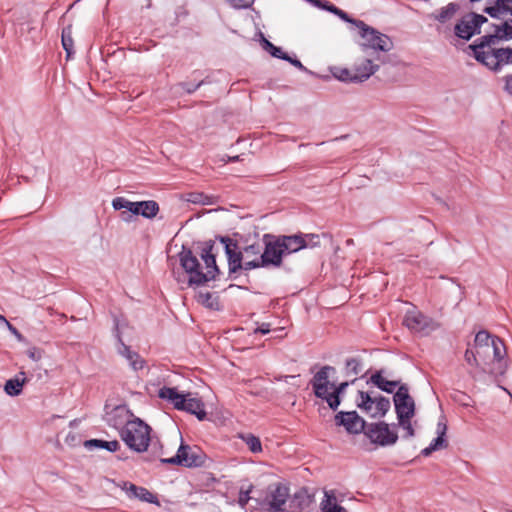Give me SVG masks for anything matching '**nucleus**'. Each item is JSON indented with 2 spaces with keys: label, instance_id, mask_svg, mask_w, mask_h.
I'll return each instance as SVG.
<instances>
[{
  "label": "nucleus",
  "instance_id": "f257e3e1",
  "mask_svg": "<svg viewBox=\"0 0 512 512\" xmlns=\"http://www.w3.org/2000/svg\"><path fill=\"white\" fill-rule=\"evenodd\" d=\"M193 247L194 250L182 245L177 254L181 268L189 275L188 286L198 287L218 279L222 272L216 263L215 240L194 242Z\"/></svg>",
  "mask_w": 512,
  "mask_h": 512
},
{
  "label": "nucleus",
  "instance_id": "f03ea898",
  "mask_svg": "<svg viewBox=\"0 0 512 512\" xmlns=\"http://www.w3.org/2000/svg\"><path fill=\"white\" fill-rule=\"evenodd\" d=\"M158 396L167 400L177 410L193 414L200 421L206 419L207 413L203 401L200 398H191V393L182 394L175 387L164 386L159 389Z\"/></svg>",
  "mask_w": 512,
  "mask_h": 512
},
{
  "label": "nucleus",
  "instance_id": "7ed1b4c3",
  "mask_svg": "<svg viewBox=\"0 0 512 512\" xmlns=\"http://www.w3.org/2000/svg\"><path fill=\"white\" fill-rule=\"evenodd\" d=\"M151 427L140 418L127 421L120 430V437L135 452H144L149 446Z\"/></svg>",
  "mask_w": 512,
  "mask_h": 512
},
{
  "label": "nucleus",
  "instance_id": "20e7f679",
  "mask_svg": "<svg viewBox=\"0 0 512 512\" xmlns=\"http://www.w3.org/2000/svg\"><path fill=\"white\" fill-rule=\"evenodd\" d=\"M208 457L206 453L198 446H190L181 442L175 456L170 458H161L162 464L183 466L187 468L203 467Z\"/></svg>",
  "mask_w": 512,
  "mask_h": 512
},
{
  "label": "nucleus",
  "instance_id": "39448f33",
  "mask_svg": "<svg viewBox=\"0 0 512 512\" xmlns=\"http://www.w3.org/2000/svg\"><path fill=\"white\" fill-rule=\"evenodd\" d=\"M358 23L361 25L359 28L360 36L365 40V42L361 43L363 51L373 49L375 51L388 52L393 48V42L388 35L379 32L365 22Z\"/></svg>",
  "mask_w": 512,
  "mask_h": 512
},
{
  "label": "nucleus",
  "instance_id": "423d86ee",
  "mask_svg": "<svg viewBox=\"0 0 512 512\" xmlns=\"http://www.w3.org/2000/svg\"><path fill=\"white\" fill-rule=\"evenodd\" d=\"M490 350L493 352V358L490 361L487 360V364L482 367V372L494 377L503 376L508 368V363L505 359L507 351L504 341L498 336L493 337Z\"/></svg>",
  "mask_w": 512,
  "mask_h": 512
},
{
  "label": "nucleus",
  "instance_id": "0eeeda50",
  "mask_svg": "<svg viewBox=\"0 0 512 512\" xmlns=\"http://www.w3.org/2000/svg\"><path fill=\"white\" fill-rule=\"evenodd\" d=\"M263 250L261 264L267 267H280L283 263V257L286 256L279 237L273 234L263 235Z\"/></svg>",
  "mask_w": 512,
  "mask_h": 512
},
{
  "label": "nucleus",
  "instance_id": "6e6552de",
  "mask_svg": "<svg viewBox=\"0 0 512 512\" xmlns=\"http://www.w3.org/2000/svg\"><path fill=\"white\" fill-rule=\"evenodd\" d=\"M364 435L371 443L382 447L394 445L398 440V434L384 421L369 423Z\"/></svg>",
  "mask_w": 512,
  "mask_h": 512
},
{
  "label": "nucleus",
  "instance_id": "1a4fd4ad",
  "mask_svg": "<svg viewBox=\"0 0 512 512\" xmlns=\"http://www.w3.org/2000/svg\"><path fill=\"white\" fill-rule=\"evenodd\" d=\"M393 402L398 421L403 419H412L415 415V401L409 394L407 384H401L394 393Z\"/></svg>",
  "mask_w": 512,
  "mask_h": 512
},
{
  "label": "nucleus",
  "instance_id": "9d476101",
  "mask_svg": "<svg viewBox=\"0 0 512 512\" xmlns=\"http://www.w3.org/2000/svg\"><path fill=\"white\" fill-rule=\"evenodd\" d=\"M403 325L413 332L425 335L440 327L437 321L420 311H408L404 316Z\"/></svg>",
  "mask_w": 512,
  "mask_h": 512
},
{
  "label": "nucleus",
  "instance_id": "9b49d317",
  "mask_svg": "<svg viewBox=\"0 0 512 512\" xmlns=\"http://www.w3.org/2000/svg\"><path fill=\"white\" fill-rule=\"evenodd\" d=\"M335 425L342 426L349 434H365L367 423L356 411H340L334 417Z\"/></svg>",
  "mask_w": 512,
  "mask_h": 512
},
{
  "label": "nucleus",
  "instance_id": "f8f14e48",
  "mask_svg": "<svg viewBox=\"0 0 512 512\" xmlns=\"http://www.w3.org/2000/svg\"><path fill=\"white\" fill-rule=\"evenodd\" d=\"M334 371V367L325 365L317 373H315L310 380L313 393L317 398L321 400L325 399L327 393L329 392L328 389L331 388L332 384V382L329 380V373Z\"/></svg>",
  "mask_w": 512,
  "mask_h": 512
},
{
  "label": "nucleus",
  "instance_id": "ddd939ff",
  "mask_svg": "<svg viewBox=\"0 0 512 512\" xmlns=\"http://www.w3.org/2000/svg\"><path fill=\"white\" fill-rule=\"evenodd\" d=\"M269 510L273 512L284 511V504L289 497V488L281 483H277L269 486Z\"/></svg>",
  "mask_w": 512,
  "mask_h": 512
},
{
  "label": "nucleus",
  "instance_id": "4468645a",
  "mask_svg": "<svg viewBox=\"0 0 512 512\" xmlns=\"http://www.w3.org/2000/svg\"><path fill=\"white\" fill-rule=\"evenodd\" d=\"M117 334V339L120 343V347L118 348V353L123 356L128 362L131 368L134 371H138L144 368L145 360L139 355L138 352L131 350L130 346L126 345L121 338L120 332H119V324L118 320L115 319V326H114Z\"/></svg>",
  "mask_w": 512,
  "mask_h": 512
},
{
  "label": "nucleus",
  "instance_id": "2eb2a0df",
  "mask_svg": "<svg viewBox=\"0 0 512 512\" xmlns=\"http://www.w3.org/2000/svg\"><path fill=\"white\" fill-rule=\"evenodd\" d=\"M238 260L233 264H228L229 278L236 279L237 275L241 271H249L257 268H265L264 264H261V258L256 259H244L242 253H237Z\"/></svg>",
  "mask_w": 512,
  "mask_h": 512
},
{
  "label": "nucleus",
  "instance_id": "dca6fc26",
  "mask_svg": "<svg viewBox=\"0 0 512 512\" xmlns=\"http://www.w3.org/2000/svg\"><path fill=\"white\" fill-rule=\"evenodd\" d=\"M491 26L494 28V33L476 39L473 44L469 45V48L484 49L500 41H509L507 36L502 32L503 30L500 24H491Z\"/></svg>",
  "mask_w": 512,
  "mask_h": 512
},
{
  "label": "nucleus",
  "instance_id": "f3484780",
  "mask_svg": "<svg viewBox=\"0 0 512 512\" xmlns=\"http://www.w3.org/2000/svg\"><path fill=\"white\" fill-rule=\"evenodd\" d=\"M283 247L285 255L296 253L301 249L307 248V242L302 233L295 235H277Z\"/></svg>",
  "mask_w": 512,
  "mask_h": 512
},
{
  "label": "nucleus",
  "instance_id": "a211bd4d",
  "mask_svg": "<svg viewBox=\"0 0 512 512\" xmlns=\"http://www.w3.org/2000/svg\"><path fill=\"white\" fill-rule=\"evenodd\" d=\"M483 12L491 18L501 19L504 15L512 13V0H488Z\"/></svg>",
  "mask_w": 512,
  "mask_h": 512
},
{
  "label": "nucleus",
  "instance_id": "6ab92c4d",
  "mask_svg": "<svg viewBox=\"0 0 512 512\" xmlns=\"http://www.w3.org/2000/svg\"><path fill=\"white\" fill-rule=\"evenodd\" d=\"M493 337L494 336L486 330L479 331L475 336L474 347L484 365L487 364V358L490 355V345Z\"/></svg>",
  "mask_w": 512,
  "mask_h": 512
},
{
  "label": "nucleus",
  "instance_id": "aec40b11",
  "mask_svg": "<svg viewBox=\"0 0 512 512\" xmlns=\"http://www.w3.org/2000/svg\"><path fill=\"white\" fill-rule=\"evenodd\" d=\"M357 379L354 378L351 382L345 381L339 384L332 383L331 388L332 392H328L324 401L327 402L329 408L333 411H336L341 404L342 395L345 393L347 387L350 384H353Z\"/></svg>",
  "mask_w": 512,
  "mask_h": 512
},
{
  "label": "nucleus",
  "instance_id": "412c9836",
  "mask_svg": "<svg viewBox=\"0 0 512 512\" xmlns=\"http://www.w3.org/2000/svg\"><path fill=\"white\" fill-rule=\"evenodd\" d=\"M122 489L127 491L130 498H138L141 501L159 505L157 496L144 487L136 486L130 482H123Z\"/></svg>",
  "mask_w": 512,
  "mask_h": 512
},
{
  "label": "nucleus",
  "instance_id": "4be33fe9",
  "mask_svg": "<svg viewBox=\"0 0 512 512\" xmlns=\"http://www.w3.org/2000/svg\"><path fill=\"white\" fill-rule=\"evenodd\" d=\"M313 499L306 488H301L289 500V509L291 512H302L310 506Z\"/></svg>",
  "mask_w": 512,
  "mask_h": 512
},
{
  "label": "nucleus",
  "instance_id": "5701e85b",
  "mask_svg": "<svg viewBox=\"0 0 512 512\" xmlns=\"http://www.w3.org/2000/svg\"><path fill=\"white\" fill-rule=\"evenodd\" d=\"M460 4L457 2H449L447 5L439 8L430 15V18L440 24H445L452 20L460 10Z\"/></svg>",
  "mask_w": 512,
  "mask_h": 512
},
{
  "label": "nucleus",
  "instance_id": "b1692460",
  "mask_svg": "<svg viewBox=\"0 0 512 512\" xmlns=\"http://www.w3.org/2000/svg\"><path fill=\"white\" fill-rule=\"evenodd\" d=\"M383 370H378L367 380V384H373L378 389L386 393H393L396 387L399 388L400 381L387 380L383 377Z\"/></svg>",
  "mask_w": 512,
  "mask_h": 512
},
{
  "label": "nucleus",
  "instance_id": "393cba45",
  "mask_svg": "<svg viewBox=\"0 0 512 512\" xmlns=\"http://www.w3.org/2000/svg\"><path fill=\"white\" fill-rule=\"evenodd\" d=\"M28 381L25 372H19L14 378L8 379L4 385L7 395L15 397L22 393L24 384Z\"/></svg>",
  "mask_w": 512,
  "mask_h": 512
},
{
  "label": "nucleus",
  "instance_id": "a878e982",
  "mask_svg": "<svg viewBox=\"0 0 512 512\" xmlns=\"http://www.w3.org/2000/svg\"><path fill=\"white\" fill-rule=\"evenodd\" d=\"M491 65L492 71H500L503 65L512 64V48H498L494 49V56L492 57Z\"/></svg>",
  "mask_w": 512,
  "mask_h": 512
},
{
  "label": "nucleus",
  "instance_id": "bb28decb",
  "mask_svg": "<svg viewBox=\"0 0 512 512\" xmlns=\"http://www.w3.org/2000/svg\"><path fill=\"white\" fill-rule=\"evenodd\" d=\"M379 65L374 64L371 59H365L363 63L357 66L353 72L355 73L354 79L357 83L366 81L371 75L378 71Z\"/></svg>",
  "mask_w": 512,
  "mask_h": 512
},
{
  "label": "nucleus",
  "instance_id": "cd10ccee",
  "mask_svg": "<svg viewBox=\"0 0 512 512\" xmlns=\"http://www.w3.org/2000/svg\"><path fill=\"white\" fill-rule=\"evenodd\" d=\"M136 216L141 215L147 219H153L159 213V204L154 200L138 201Z\"/></svg>",
  "mask_w": 512,
  "mask_h": 512
},
{
  "label": "nucleus",
  "instance_id": "c85d7f7f",
  "mask_svg": "<svg viewBox=\"0 0 512 512\" xmlns=\"http://www.w3.org/2000/svg\"><path fill=\"white\" fill-rule=\"evenodd\" d=\"M84 447L87 449H106L110 452H115L119 449L120 444L117 440L90 439L84 442Z\"/></svg>",
  "mask_w": 512,
  "mask_h": 512
},
{
  "label": "nucleus",
  "instance_id": "c756f323",
  "mask_svg": "<svg viewBox=\"0 0 512 512\" xmlns=\"http://www.w3.org/2000/svg\"><path fill=\"white\" fill-rule=\"evenodd\" d=\"M470 17H468V13L461 17L454 26V34L459 39L469 41L470 40Z\"/></svg>",
  "mask_w": 512,
  "mask_h": 512
},
{
  "label": "nucleus",
  "instance_id": "7c9ffc66",
  "mask_svg": "<svg viewBox=\"0 0 512 512\" xmlns=\"http://www.w3.org/2000/svg\"><path fill=\"white\" fill-rule=\"evenodd\" d=\"M358 399L356 400L357 407L367 414H371L373 404H375V398H373L369 392L359 390Z\"/></svg>",
  "mask_w": 512,
  "mask_h": 512
},
{
  "label": "nucleus",
  "instance_id": "2f4dec72",
  "mask_svg": "<svg viewBox=\"0 0 512 512\" xmlns=\"http://www.w3.org/2000/svg\"><path fill=\"white\" fill-rule=\"evenodd\" d=\"M197 301L206 308L212 310H219L220 303L218 296H214L210 292H200L197 296Z\"/></svg>",
  "mask_w": 512,
  "mask_h": 512
},
{
  "label": "nucleus",
  "instance_id": "473e14b6",
  "mask_svg": "<svg viewBox=\"0 0 512 512\" xmlns=\"http://www.w3.org/2000/svg\"><path fill=\"white\" fill-rule=\"evenodd\" d=\"M375 401L376 412L371 413L370 416L373 418L384 417L391 407L389 398L379 395L378 397L375 398Z\"/></svg>",
  "mask_w": 512,
  "mask_h": 512
},
{
  "label": "nucleus",
  "instance_id": "72a5a7b5",
  "mask_svg": "<svg viewBox=\"0 0 512 512\" xmlns=\"http://www.w3.org/2000/svg\"><path fill=\"white\" fill-rule=\"evenodd\" d=\"M263 246L259 242L242 247V255L244 259L259 260L262 257Z\"/></svg>",
  "mask_w": 512,
  "mask_h": 512
},
{
  "label": "nucleus",
  "instance_id": "f704fd0d",
  "mask_svg": "<svg viewBox=\"0 0 512 512\" xmlns=\"http://www.w3.org/2000/svg\"><path fill=\"white\" fill-rule=\"evenodd\" d=\"M214 196L206 195L203 192H190L186 195V201L193 204L211 205L214 204Z\"/></svg>",
  "mask_w": 512,
  "mask_h": 512
},
{
  "label": "nucleus",
  "instance_id": "c9c22d12",
  "mask_svg": "<svg viewBox=\"0 0 512 512\" xmlns=\"http://www.w3.org/2000/svg\"><path fill=\"white\" fill-rule=\"evenodd\" d=\"M61 38L63 49L66 51L67 58H69L74 53L71 25H68L62 29Z\"/></svg>",
  "mask_w": 512,
  "mask_h": 512
},
{
  "label": "nucleus",
  "instance_id": "e433bc0d",
  "mask_svg": "<svg viewBox=\"0 0 512 512\" xmlns=\"http://www.w3.org/2000/svg\"><path fill=\"white\" fill-rule=\"evenodd\" d=\"M262 48L267 51L272 57L278 59H286L287 53L284 52L280 47L275 46L272 42L262 36L261 40Z\"/></svg>",
  "mask_w": 512,
  "mask_h": 512
},
{
  "label": "nucleus",
  "instance_id": "4c0bfd02",
  "mask_svg": "<svg viewBox=\"0 0 512 512\" xmlns=\"http://www.w3.org/2000/svg\"><path fill=\"white\" fill-rule=\"evenodd\" d=\"M231 239L229 236H222V235H216L215 241L218 240L220 243L224 245L225 254L227 256L228 264H231V262L234 264L236 260H238L237 253L230 248L231 245Z\"/></svg>",
  "mask_w": 512,
  "mask_h": 512
},
{
  "label": "nucleus",
  "instance_id": "58836bf2",
  "mask_svg": "<svg viewBox=\"0 0 512 512\" xmlns=\"http://www.w3.org/2000/svg\"><path fill=\"white\" fill-rule=\"evenodd\" d=\"M473 51L474 58L480 62L481 64L485 65L489 69L492 70V66L490 63L492 61V57L494 56V49L491 51H483V49H476V48H470Z\"/></svg>",
  "mask_w": 512,
  "mask_h": 512
},
{
  "label": "nucleus",
  "instance_id": "ea45409f",
  "mask_svg": "<svg viewBox=\"0 0 512 512\" xmlns=\"http://www.w3.org/2000/svg\"><path fill=\"white\" fill-rule=\"evenodd\" d=\"M240 438L246 443L252 453H260L262 451L260 438L254 434H241Z\"/></svg>",
  "mask_w": 512,
  "mask_h": 512
},
{
  "label": "nucleus",
  "instance_id": "a19ab883",
  "mask_svg": "<svg viewBox=\"0 0 512 512\" xmlns=\"http://www.w3.org/2000/svg\"><path fill=\"white\" fill-rule=\"evenodd\" d=\"M362 371V360L357 357H351L346 359L345 372L347 375H357Z\"/></svg>",
  "mask_w": 512,
  "mask_h": 512
},
{
  "label": "nucleus",
  "instance_id": "79ce46f5",
  "mask_svg": "<svg viewBox=\"0 0 512 512\" xmlns=\"http://www.w3.org/2000/svg\"><path fill=\"white\" fill-rule=\"evenodd\" d=\"M333 75L335 78H337L340 81L343 82H351V83H357V81L354 79L355 73L353 70H349L347 68H334Z\"/></svg>",
  "mask_w": 512,
  "mask_h": 512
},
{
  "label": "nucleus",
  "instance_id": "37998d69",
  "mask_svg": "<svg viewBox=\"0 0 512 512\" xmlns=\"http://www.w3.org/2000/svg\"><path fill=\"white\" fill-rule=\"evenodd\" d=\"M332 498L326 494V500L322 502V512H347V510L337 503H331ZM333 500L335 498L333 497Z\"/></svg>",
  "mask_w": 512,
  "mask_h": 512
},
{
  "label": "nucleus",
  "instance_id": "c03bdc74",
  "mask_svg": "<svg viewBox=\"0 0 512 512\" xmlns=\"http://www.w3.org/2000/svg\"><path fill=\"white\" fill-rule=\"evenodd\" d=\"M137 202H131L129 200H126V205L124 206V209H126L128 212L124 211L121 213V219L125 222L131 221L133 216H136V208H137Z\"/></svg>",
  "mask_w": 512,
  "mask_h": 512
},
{
  "label": "nucleus",
  "instance_id": "a18cd8bd",
  "mask_svg": "<svg viewBox=\"0 0 512 512\" xmlns=\"http://www.w3.org/2000/svg\"><path fill=\"white\" fill-rule=\"evenodd\" d=\"M464 357L469 365H475L477 367H480L481 369L484 366L482 360H480L479 356L477 355L476 350L473 351L471 349H467L465 351Z\"/></svg>",
  "mask_w": 512,
  "mask_h": 512
},
{
  "label": "nucleus",
  "instance_id": "49530a36",
  "mask_svg": "<svg viewBox=\"0 0 512 512\" xmlns=\"http://www.w3.org/2000/svg\"><path fill=\"white\" fill-rule=\"evenodd\" d=\"M430 446H432L435 451L447 448L448 441L444 437V431H439L438 436L430 443Z\"/></svg>",
  "mask_w": 512,
  "mask_h": 512
},
{
  "label": "nucleus",
  "instance_id": "de8ad7c7",
  "mask_svg": "<svg viewBox=\"0 0 512 512\" xmlns=\"http://www.w3.org/2000/svg\"><path fill=\"white\" fill-rule=\"evenodd\" d=\"M335 15L338 16L343 21L355 25L358 29L361 26L358 22H363L362 20L354 19V18L350 17L345 11L341 10L340 8H338Z\"/></svg>",
  "mask_w": 512,
  "mask_h": 512
},
{
  "label": "nucleus",
  "instance_id": "09e8293b",
  "mask_svg": "<svg viewBox=\"0 0 512 512\" xmlns=\"http://www.w3.org/2000/svg\"><path fill=\"white\" fill-rule=\"evenodd\" d=\"M205 83V80H201L199 81L196 85H192L190 83H187V82H182L179 84V86L182 87V89L188 93V94H192L194 93L200 86H202L203 84Z\"/></svg>",
  "mask_w": 512,
  "mask_h": 512
},
{
  "label": "nucleus",
  "instance_id": "8fccbe9b",
  "mask_svg": "<svg viewBox=\"0 0 512 512\" xmlns=\"http://www.w3.org/2000/svg\"><path fill=\"white\" fill-rule=\"evenodd\" d=\"M398 424L406 430V437H413L415 430L412 427L411 419H403L402 422L398 421Z\"/></svg>",
  "mask_w": 512,
  "mask_h": 512
},
{
  "label": "nucleus",
  "instance_id": "3c124183",
  "mask_svg": "<svg viewBox=\"0 0 512 512\" xmlns=\"http://www.w3.org/2000/svg\"><path fill=\"white\" fill-rule=\"evenodd\" d=\"M250 488H252V486ZM250 492H251V489L246 490V491H244L242 489L240 490L239 497H238V504L242 508H244L248 504L249 500L251 499V497L249 496Z\"/></svg>",
  "mask_w": 512,
  "mask_h": 512
},
{
  "label": "nucleus",
  "instance_id": "603ef678",
  "mask_svg": "<svg viewBox=\"0 0 512 512\" xmlns=\"http://www.w3.org/2000/svg\"><path fill=\"white\" fill-rule=\"evenodd\" d=\"M230 4L237 9H245L250 7L254 0H228Z\"/></svg>",
  "mask_w": 512,
  "mask_h": 512
},
{
  "label": "nucleus",
  "instance_id": "864d4df0",
  "mask_svg": "<svg viewBox=\"0 0 512 512\" xmlns=\"http://www.w3.org/2000/svg\"><path fill=\"white\" fill-rule=\"evenodd\" d=\"M307 247H316L319 245V235L317 234H303Z\"/></svg>",
  "mask_w": 512,
  "mask_h": 512
},
{
  "label": "nucleus",
  "instance_id": "5fc2aeb1",
  "mask_svg": "<svg viewBox=\"0 0 512 512\" xmlns=\"http://www.w3.org/2000/svg\"><path fill=\"white\" fill-rule=\"evenodd\" d=\"M27 355L33 361H39L42 358V350L37 347H32L27 350Z\"/></svg>",
  "mask_w": 512,
  "mask_h": 512
},
{
  "label": "nucleus",
  "instance_id": "6e6d98bb",
  "mask_svg": "<svg viewBox=\"0 0 512 512\" xmlns=\"http://www.w3.org/2000/svg\"><path fill=\"white\" fill-rule=\"evenodd\" d=\"M468 17L472 18L480 26L488 22V18L486 16L476 12H469Z\"/></svg>",
  "mask_w": 512,
  "mask_h": 512
},
{
  "label": "nucleus",
  "instance_id": "4d7b16f0",
  "mask_svg": "<svg viewBox=\"0 0 512 512\" xmlns=\"http://www.w3.org/2000/svg\"><path fill=\"white\" fill-rule=\"evenodd\" d=\"M126 200L127 199L124 197H116L112 201V207L117 211L124 209V206L126 205Z\"/></svg>",
  "mask_w": 512,
  "mask_h": 512
},
{
  "label": "nucleus",
  "instance_id": "13d9d810",
  "mask_svg": "<svg viewBox=\"0 0 512 512\" xmlns=\"http://www.w3.org/2000/svg\"><path fill=\"white\" fill-rule=\"evenodd\" d=\"M285 61L289 62L290 64H292L293 66H295L296 68L302 70V71H307V68L301 63L300 60H298L297 58H292L290 57L288 54H287V57L286 59H284Z\"/></svg>",
  "mask_w": 512,
  "mask_h": 512
},
{
  "label": "nucleus",
  "instance_id": "bf43d9fd",
  "mask_svg": "<svg viewBox=\"0 0 512 512\" xmlns=\"http://www.w3.org/2000/svg\"><path fill=\"white\" fill-rule=\"evenodd\" d=\"M8 328V330L19 340L23 341L24 336L19 332V330L13 326L9 321L5 324Z\"/></svg>",
  "mask_w": 512,
  "mask_h": 512
},
{
  "label": "nucleus",
  "instance_id": "052dcab7",
  "mask_svg": "<svg viewBox=\"0 0 512 512\" xmlns=\"http://www.w3.org/2000/svg\"><path fill=\"white\" fill-rule=\"evenodd\" d=\"M470 24H471V30L470 32V39L475 36L479 35L481 33V26L478 25L472 18H470Z\"/></svg>",
  "mask_w": 512,
  "mask_h": 512
},
{
  "label": "nucleus",
  "instance_id": "680f3d73",
  "mask_svg": "<svg viewBox=\"0 0 512 512\" xmlns=\"http://www.w3.org/2000/svg\"><path fill=\"white\" fill-rule=\"evenodd\" d=\"M306 1L309 2L310 4H312L313 6L319 8V9H322V10H326L327 5L329 4V1H327V0H306Z\"/></svg>",
  "mask_w": 512,
  "mask_h": 512
},
{
  "label": "nucleus",
  "instance_id": "e2e57ef3",
  "mask_svg": "<svg viewBox=\"0 0 512 512\" xmlns=\"http://www.w3.org/2000/svg\"><path fill=\"white\" fill-rule=\"evenodd\" d=\"M270 324L269 323H262L261 325H259L256 329H255V333H260V334H267L271 331V328H270Z\"/></svg>",
  "mask_w": 512,
  "mask_h": 512
},
{
  "label": "nucleus",
  "instance_id": "0e129e2a",
  "mask_svg": "<svg viewBox=\"0 0 512 512\" xmlns=\"http://www.w3.org/2000/svg\"><path fill=\"white\" fill-rule=\"evenodd\" d=\"M505 90L512 96V73L505 77Z\"/></svg>",
  "mask_w": 512,
  "mask_h": 512
},
{
  "label": "nucleus",
  "instance_id": "69168bd1",
  "mask_svg": "<svg viewBox=\"0 0 512 512\" xmlns=\"http://www.w3.org/2000/svg\"><path fill=\"white\" fill-rule=\"evenodd\" d=\"M230 248H232V250H234L235 253H242V248L238 246V242L234 239H231Z\"/></svg>",
  "mask_w": 512,
  "mask_h": 512
},
{
  "label": "nucleus",
  "instance_id": "338daca9",
  "mask_svg": "<svg viewBox=\"0 0 512 512\" xmlns=\"http://www.w3.org/2000/svg\"><path fill=\"white\" fill-rule=\"evenodd\" d=\"M434 448L432 446H428L426 448H424L422 451H421V455L427 457V456H430L432 454V452H434Z\"/></svg>",
  "mask_w": 512,
  "mask_h": 512
},
{
  "label": "nucleus",
  "instance_id": "774afa93",
  "mask_svg": "<svg viewBox=\"0 0 512 512\" xmlns=\"http://www.w3.org/2000/svg\"><path fill=\"white\" fill-rule=\"evenodd\" d=\"M337 10H338V7H336L334 4H332L331 2H329V4L327 5V9H326V11H328V12H330V13H332V14H334V15H335V14H336V12H337Z\"/></svg>",
  "mask_w": 512,
  "mask_h": 512
}]
</instances>
